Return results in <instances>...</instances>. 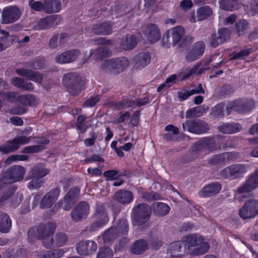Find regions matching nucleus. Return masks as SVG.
I'll list each match as a JSON object with an SVG mask.
<instances>
[{
	"instance_id": "a18cd8bd",
	"label": "nucleus",
	"mask_w": 258,
	"mask_h": 258,
	"mask_svg": "<svg viewBox=\"0 0 258 258\" xmlns=\"http://www.w3.org/2000/svg\"><path fill=\"white\" fill-rule=\"evenodd\" d=\"M64 251L62 249L48 250L42 253L41 258H59L63 256Z\"/></svg>"
},
{
	"instance_id": "e433bc0d",
	"label": "nucleus",
	"mask_w": 258,
	"mask_h": 258,
	"mask_svg": "<svg viewBox=\"0 0 258 258\" xmlns=\"http://www.w3.org/2000/svg\"><path fill=\"white\" fill-rule=\"evenodd\" d=\"M60 10V4L55 0L44 2V11L47 13H56Z\"/></svg>"
},
{
	"instance_id": "37998d69",
	"label": "nucleus",
	"mask_w": 258,
	"mask_h": 258,
	"mask_svg": "<svg viewBox=\"0 0 258 258\" xmlns=\"http://www.w3.org/2000/svg\"><path fill=\"white\" fill-rule=\"evenodd\" d=\"M1 33L5 35L0 37V51L6 49L10 46L13 40L12 36L9 35L8 32L3 30H0Z\"/></svg>"
},
{
	"instance_id": "6e6552de",
	"label": "nucleus",
	"mask_w": 258,
	"mask_h": 258,
	"mask_svg": "<svg viewBox=\"0 0 258 258\" xmlns=\"http://www.w3.org/2000/svg\"><path fill=\"white\" fill-rule=\"evenodd\" d=\"M127 227L126 220L121 219L119 221L117 228H111L104 232L102 236L104 243L107 244L116 239L118 236V232L126 233Z\"/></svg>"
},
{
	"instance_id": "3c124183",
	"label": "nucleus",
	"mask_w": 258,
	"mask_h": 258,
	"mask_svg": "<svg viewBox=\"0 0 258 258\" xmlns=\"http://www.w3.org/2000/svg\"><path fill=\"white\" fill-rule=\"evenodd\" d=\"M29 179H32V180L28 183L27 187L30 189H35L40 188L44 183V181L40 178H31V176H29Z\"/></svg>"
},
{
	"instance_id": "6ab92c4d",
	"label": "nucleus",
	"mask_w": 258,
	"mask_h": 258,
	"mask_svg": "<svg viewBox=\"0 0 258 258\" xmlns=\"http://www.w3.org/2000/svg\"><path fill=\"white\" fill-rule=\"evenodd\" d=\"M16 73L36 83L41 84L42 82L43 76L37 72L28 69H18L16 70Z\"/></svg>"
},
{
	"instance_id": "680f3d73",
	"label": "nucleus",
	"mask_w": 258,
	"mask_h": 258,
	"mask_svg": "<svg viewBox=\"0 0 258 258\" xmlns=\"http://www.w3.org/2000/svg\"><path fill=\"white\" fill-rule=\"evenodd\" d=\"M80 192V189L77 187L72 188L66 195V199L69 198L71 201L74 202L75 199L78 197Z\"/></svg>"
},
{
	"instance_id": "423d86ee",
	"label": "nucleus",
	"mask_w": 258,
	"mask_h": 258,
	"mask_svg": "<svg viewBox=\"0 0 258 258\" xmlns=\"http://www.w3.org/2000/svg\"><path fill=\"white\" fill-rule=\"evenodd\" d=\"M133 214L134 222L138 225H141L149 220L151 209L147 204L142 203L134 207Z\"/></svg>"
},
{
	"instance_id": "5701e85b",
	"label": "nucleus",
	"mask_w": 258,
	"mask_h": 258,
	"mask_svg": "<svg viewBox=\"0 0 258 258\" xmlns=\"http://www.w3.org/2000/svg\"><path fill=\"white\" fill-rule=\"evenodd\" d=\"M144 33L147 40L151 43L158 41L160 37L158 27L154 24H149L145 28Z\"/></svg>"
},
{
	"instance_id": "aec40b11",
	"label": "nucleus",
	"mask_w": 258,
	"mask_h": 258,
	"mask_svg": "<svg viewBox=\"0 0 258 258\" xmlns=\"http://www.w3.org/2000/svg\"><path fill=\"white\" fill-rule=\"evenodd\" d=\"M194 149L199 151H202L209 153L216 149L215 148V142L212 139L204 138L197 142L194 146Z\"/></svg>"
},
{
	"instance_id": "c756f323",
	"label": "nucleus",
	"mask_w": 258,
	"mask_h": 258,
	"mask_svg": "<svg viewBox=\"0 0 258 258\" xmlns=\"http://www.w3.org/2000/svg\"><path fill=\"white\" fill-rule=\"evenodd\" d=\"M114 198L120 203L128 204L133 201V195L128 190H119L115 193Z\"/></svg>"
},
{
	"instance_id": "473e14b6",
	"label": "nucleus",
	"mask_w": 258,
	"mask_h": 258,
	"mask_svg": "<svg viewBox=\"0 0 258 258\" xmlns=\"http://www.w3.org/2000/svg\"><path fill=\"white\" fill-rule=\"evenodd\" d=\"M219 4L221 9L230 11L238 9L240 5L239 0H219Z\"/></svg>"
},
{
	"instance_id": "13d9d810",
	"label": "nucleus",
	"mask_w": 258,
	"mask_h": 258,
	"mask_svg": "<svg viewBox=\"0 0 258 258\" xmlns=\"http://www.w3.org/2000/svg\"><path fill=\"white\" fill-rule=\"evenodd\" d=\"M251 52V48L241 50L239 52H234L231 54V59H242Z\"/></svg>"
},
{
	"instance_id": "052dcab7",
	"label": "nucleus",
	"mask_w": 258,
	"mask_h": 258,
	"mask_svg": "<svg viewBox=\"0 0 258 258\" xmlns=\"http://www.w3.org/2000/svg\"><path fill=\"white\" fill-rule=\"evenodd\" d=\"M14 142L18 145V149L19 148L21 145L27 144L29 143L31 140L30 137H27L26 136H18L13 139Z\"/></svg>"
},
{
	"instance_id": "4468645a",
	"label": "nucleus",
	"mask_w": 258,
	"mask_h": 258,
	"mask_svg": "<svg viewBox=\"0 0 258 258\" xmlns=\"http://www.w3.org/2000/svg\"><path fill=\"white\" fill-rule=\"evenodd\" d=\"M61 20L60 15L49 16L40 20L36 25V28L39 30L49 29L60 24Z\"/></svg>"
},
{
	"instance_id": "7ed1b4c3",
	"label": "nucleus",
	"mask_w": 258,
	"mask_h": 258,
	"mask_svg": "<svg viewBox=\"0 0 258 258\" xmlns=\"http://www.w3.org/2000/svg\"><path fill=\"white\" fill-rule=\"evenodd\" d=\"M256 102L252 99L236 100L228 102L226 104V114L229 115L232 111L240 113L250 111L255 106Z\"/></svg>"
},
{
	"instance_id": "f3484780",
	"label": "nucleus",
	"mask_w": 258,
	"mask_h": 258,
	"mask_svg": "<svg viewBox=\"0 0 258 258\" xmlns=\"http://www.w3.org/2000/svg\"><path fill=\"white\" fill-rule=\"evenodd\" d=\"M258 187V179L252 174H250L245 181L239 186L236 192L238 194L249 193Z\"/></svg>"
},
{
	"instance_id": "79ce46f5",
	"label": "nucleus",
	"mask_w": 258,
	"mask_h": 258,
	"mask_svg": "<svg viewBox=\"0 0 258 258\" xmlns=\"http://www.w3.org/2000/svg\"><path fill=\"white\" fill-rule=\"evenodd\" d=\"M151 56L149 53H141L136 57V66L138 68H143L150 61Z\"/></svg>"
},
{
	"instance_id": "393cba45",
	"label": "nucleus",
	"mask_w": 258,
	"mask_h": 258,
	"mask_svg": "<svg viewBox=\"0 0 258 258\" xmlns=\"http://www.w3.org/2000/svg\"><path fill=\"white\" fill-rule=\"evenodd\" d=\"M221 189L220 183L214 182L204 186L200 192V196L202 197H211L218 193Z\"/></svg>"
},
{
	"instance_id": "9b49d317",
	"label": "nucleus",
	"mask_w": 258,
	"mask_h": 258,
	"mask_svg": "<svg viewBox=\"0 0 258 258\" xmlns=\"http://www.w3.org/2000/svg\"><path fill=\"white\" fill-rule=\"evenodd\" d=\"M26 172L24 167L21 166H14L10 167L4 173L3 179L5 182L10 180V182H15L23 179Z\"/></svg>"
},
{
	"instance_id": "f257e3e1",
	"label": "nucleus",
	"mask_w": 258,
	"mask_h": 258,
	"mask_svg": "<svg viewBox=\"0 0 258 258\" xmlns=\"http://www.w3.org/2000/svg\"><path fill=\"white\" fill-rule=\"evenodd\" d=\"M55 228V224L53 223L41 224L30 229L28 232V235L29 238L36 237L43 240V245L49 248L53 244L54 241L50 236L53 234Z\"/></svg>"
},
{
	"instance_id": "a878e982",
	"label": "nucleus",
	"mask_w": 258,
	"mask_h": 258,
	"mask_svg": "<svg viewBox=\"0 0 258 258\" xmlns=\"http://www.w3.org/2000/svg\"><path fill=\"white\" fill-rule=\"evenodd\" d=\"M205 45L204 42L199 41L194 44L193 50L194 56L191 57V53H188L186 56V58L188 61H193L198 59L199 56L203 55L204 52Z\"/></svg>"
},
{
	"instance_id": "58836bf2",
	"label": "nucleus",
	"mask_w": 258,
	"mask_h": 258,
	"mask_svg": "<svg viewBox=\"0 0 258 258\" xmlns=\"http://www.w3.org/2000/svg\"><path fill=\"white\" fill-rule=\"evenodd\" d=\"M13 139L8 141L5 144L0 145V152L4 154H9L18 150V145Z\"/></svg>"
},
{
	"instance_id": "ea45409f",
	"label": "nucleus",
	"mask_w": 258,
	"mask_h": 258,
	"mask_svg": "<svg viewBox=\"0 0 258 258\" xmlns=\"http://www.w3.org/2000/svg\"><path fill=\"white\" fill-rule=\"evenodd\" d=\"M18 102L26 105H36L38 101L33 94L19 95Z\"/></svg>"
},
{
	"instance_id": "0e129e2a",
	"label": "nucleus",
	"mask_w": 258,
	"mask_h": 258,
	"mask_svg": "<svg viewBox=\"0 0 258 258\" xmlns=\"http://www.w3.org/2000/svg\"><path fill=\"white\" fill-rule=\"evenodd\" d=\"M223 155L225 163L234 161L239 157V154L234 152L224 153Z\"/></svg>"
},
{
	"instance_id": "dca6fc26",
	"label": "nucleus",
	"mask_w": 258,
	"mask_h": 258,
	"mask_svg": "<svg viewBox=\"0 0 258 258\" xmlns=\"http://www.w3.org/2000/svg\"><path fill=\"white\" fill-rule=\"evenodd\" d=\"M60 194V189L58 187L52 189L46 193L42 198L40 207L42 209L50 208L57 200Z\"/></svg>"
},
{
	"instance_id": "2eb2a0df",
	"label": "nucleus",
	"mask_w": 258,
	"mask_h": 258,
	"mask_svg": "<svg viewBox=\"0 0 258 258\" xmlns=\"http://www.w3.org/2000/svg\"><path fill=\"white\" fill-rule=\"evenodd\" d=\"M89 212V206L86 202H80L71 212L73 221L79 222L86 218Z\"/></svg>"
},
{
	"instance_id": "f03ea898",
	"label": "nucleus",
	"mask_w": 258,
	"mask_h": 258,
	"mask_svg": "<svg viewBox=\"0 0 258 258\" xmlns=\"http://www.w3.org/2000/svg\"><path fill=\"white\" fill-rule=\"evenodd\" d=\"M184 248H187L188 252L192 255H198L207 252L210 245L204 242L203 236L198 234H191L186 236L182 240Z\"/></svg>"
},
{
	"instance_id": "8fccbe9b",
	"label": "nucleus",
	"mask_w": 258,
	"mask_h": 258,
	"mask_svg": "<svg viewBox=\"0 0 258 258\" xmlns=\"http://www.w3.org/2000/svg\"><path fill=\"white\" fill-rule=\"evenodd\" d=\"M248 28V23L245 20H242L235 24V28L239 36L244 34Z\"/></svg>"
},
{
	"instance_id": "de8ad7c7",
	"label": "nucleus",
	"mask_w": 258,
	"mask_h": 258,
	"mask_svg": "<svg viewBox=\"0 0 258 258\" xmlns=\"http://www.w3.org/2000/svg\"><path fill=\"white\" fill-rule=\"evenodd\" d=\"M17 93L15 92H10L7 93H2L0 92V97L4 100L9 101L11 102H13L15 101H18ZM2 102L0 100V109L2 107Z\"/></svg>"
},
{
	"instance_id": "cd10ccee",
	"label": "nucleus",
	"mask_w": 258,
	"mask_h": 258,
	"mask_svg": "<svg viewBox=\"0 0 258 258\" xmlns=\"http://www.w3.org/2000/svg\"><path fill=\"white\" fill-rule=\"evenodd\" d=\"M80 79L78 75L74 73L66 74L62 79V83L68 88L72 87H77Z\"/></svg>"
},
{
	"instance_id": "c03bdc74",
	"label": "nucleus",
	"mask_w": 258,
	"mask_h": 258,
	"mask_svg": "<svg viewBox=\"0 0 258 258\" xmlns=\"http://www.w3.org/2000/svg\"><path fill=\"white\" fill-rule=\"evenodd\" d=\"M197 17L198 21H202L210 17L212 14V10L208 6H204L197 10Z\"/></svg>"
},
{
	"instance_id": "09e8293b",
	"label": "nucleus",
	"mask_w": 258,
	"mask_h": 258,
	"mask_svg": "<svg viewBox=\"0 0 258 258\" xmlns=\"http://www.w3.org/2000/svg\"><path fill=\"white\" fill-rule=\"evenodd\" d=\"M68 38V35L66 33H62L59 36H54L50 39L49 45L52 48H55L58 45L57 41L58 39L60 44L63 43Z\"/></svg>"
},
{
	"instance_id": "39448f33",
	"label": "nucleus",
	"mask_w": 258,
	"mask_h": 258,
	"mask_svg": "<svg viewBox=\"0 0 258 258\" xmlns=\"http://www.w3.org/2000/svg\"><path fill=\"white\" fill-rule=\"evenodd\" d=\"M248 167L246 165L236 164L229 166L221 171L222 177L232 180L243 177L247 172Z\"/></svg>"
},
{
	"instance_id": "338daca9",
	"label": "nucleus",
	"mask_w": 258,
	"mask_h": 258,
	"mask_svg": "<svg viewBox=\"0 0 258 258\" xmlns=\"http://www.w3.org/2000/svg\"><path fill=\"white\" fill-rule=\"evenodd\" d=\"M44 64V60L43 58L37 59L31 63L29 67L35 70H40L43 68Z\"/></svg>"
},
{
	"instance_id": "49530a36",
	"label": "nucleus",
	"mask_w": 258,
	"mask_h": 258,
	"mask_svg": "<svg viewBox=\"0 0 258 258\" xmlns=\"http://www.w3.org/2000/svg\"><path fill=\"white\" fill-rule=\"evenodd\" d=\"M226 104L224 103H219L212 109L211 113V115L213 117L218 118L223 117L224 115V109L225 108L226 110Z\"/></svg>"
},
{
	"instance_id": "72a5a7b5",
	"label": "nucleus",
	"mask_w": 258,
	"mask_h": 258,
	"mask_svg": "<svg viewBox=\"0 0 258 258\" xmlns=\"http://www.w3.org/2000/svg\"><path fill=\"white\" fill-rule=\"evenodd\" d=\"M38 142L41 144L38 145L26 147L24 149V152L25 153H33L39 152L40 151L44 149L45 147L44 145L47 144L49 143V141L45 138H41L38 141Z\"/></svg>"
},
{
	"instance_id": "a211bd4d",
	"label": "nucleus",
	"mask_w": 258,
	"mask_h": 258,
	"mask_svg": "<svg viewBox=\"0 0 258 258\" xmlns=\"http://www.w3.org/2000/svg\"><path fill=\"white\" fill-rule=\"evenodd\" d=\"M80 53L77 49L67 50L58 55L55 58V61L59 64L70 63L75 61Z\"/></svg>"
},
{
	"instance_id": "f704fd0d",
	"label": "nucleus",
	"mask_w": 258,
	"mask_h": 258,
	"mask_svg": "<svg viewBox=\"0 0 258 258\" xmlns=\"http://www.w3.org/2000/svg\"><path fill=\"white\" fill-rule=\"evenodd\" d=\"M12 226V221L9 215L5 213L0 214V231L7 233Z\"/></svg>"
},
{
	"instance_id": "f8f14e48",
	"label": "nucleus",
	"mask_w": 258,
	"mask_h": 258,
	"mask_svg": "<svg viewBox=\"0 0 258 258\" xmlns=\"http://www.w3.org/2000/svg\"><path fill=\"white\" fill-rule=\"evenodd\" d=\"M184 34V29L181 26H176L166 31V38H164L163 41L167 43V46L170 44L175 45L181 39Z\"/></svg>"
},
{
	"instance_id": "4c0bfd02",
	"label": "nucleus",
	"mask_w": 258,
	"mask_h": 258,
	"mask_svg": "<svg viewBox=\"0 0 258 258\" xmlns=\"http://www.w3.org/2000/svg\"><path fill=\"white\" fill-rule=\"evenodd\" d=\"M153 209L154 212L158 216L165 215L170 211V207L167 204L160 202L154 203Z\"/></svg>"
},
{
	"instance_id": "864d4df0",
	"label": "nucleus",
	"mask_w": 258,
	"mask_h": 258,
	"mask_svg": "<svg viewBox=\"0 0 258 258\" xmlns=\"http://www.w3.org/2000/svg\"><path fill=\"white\" fill-rule=\"evenodd\" d=\"M87 119L85 115H80L78 116L77 119L76 127L78 130L80 131L81 133H84L86 132L88 128V126L84 121Z\"/></svg>"
},
{
	"instance_id": "c85d7f7f",
	"label": "nucleus",
	"mask_w": 258,
	"mask_h": 258,
	"mask_svg": "<svg viewBox=\"0 0 258 258\" xmlns=\"http://www.w3.org/2000/svg\"><path fill=\"white\" fill-rule=\"evenodd\" d=\"M111 27L108 23H98L94 26L92 32L98 35H109L111 33Z\"/></svg>"
},
{
	"instance_id": "a19ab883",
	"label": "nucleus",
	"mask_w": 258,
	"mask_h": 258,
	"mask_svg": "<svg viewBox=\"0 0 258 258\" xmlns=\"http://www.w3.org/2000/svg\"><path fill=\"white\" fill-rule=\"evenodd\" d=\"M148 248L146 241L143 239L136 241L133 245L131 251L135 254H141L144 252Z\"/></svg>"
},
{
	"instance_id": "6e6d98bb",
	"label": "nucleus",
	"mask_w": 258,
	"mask_h": 258,
	"mask_svg": "<svg viewBox=\"0 0 258 258\" xmlns=\"http://www.w3.org/2000/svg\"><path fill=\"white\" fill-rule=\"evenodd\" d=\"M68 240V236L63 233H58L55 236V245L57 247L63 246Z\"/></svg>"
},
{
	"instance_id": "9d476101",
	"label": "nucleus",
	"mask_w": 258,
	"mask_h": 258,
	"mask_svg": "<svg viewBox=\"0 0 258 258\" xmlns=\"http://www.w3.org/2000/svg\"><path fill=\"white\" fill-rule=\"evenodd\" d=\"M184 131L195 134H202L206 133L210 128L208 124L200 119L188 120L182 123Z\"/></svg>"
},
{
	"instance_id": "1a4fd4ad",
	"label": "nucleus",
	"mask_w": 258,
	"mask_h": 258,
	"mask_svg": "<svg viewBox=\"0 0 258 258\" xmlns=\"http://www.w3.org/2000/svg\"><path fill=\"white\" fill-rule=\"evenodd\" d=\"M258 215V200L247 201L239 210V216L244 220L252 219Z\"/></svg>"
},
{
	"instance_id": "ddd939ff",
	"label": "nucleus",
	"mask_w": 258,
	"mask_h": 258,
	"mask_svg": "<svg viewBox=\"0 0 258 258\" xmlns=\"http://www.w3.org/2000/svg\"><path fill=\"white\" fill-rule=\"evenodd\" d=\"M21 16L20 9L16 6L5 8L2 12V23L10 24L17 21Z\"/></svg>"
},
{
	"instance_id": "b1692460",
	"label": "nucleus",
	"mask_w": 258,
	"mask_h": 258,
	"mask_svg": "<svg viewBox=\"0 0 258 258\" xmlns=\"http://www.w3.org/2000/svg\"><path fill=\"white\" fill-rule=\"evenodd\" d=\"M110 54V51L107 47L101 46L94 51H90L89 54L87 55L85 60L83 62L85 63L90 57L95 61L101 60L104 58L108 57Z\"/></svg>"
},
{
	"instance_id": "bf43d9fd",
	"label": "nucleus",
	"mask_w": 258,
	"mask_h": 258,
	"mask_svg": "<svg viewBox=\"0 0 258 258\" xmlns=\"http://www.w3.org/2000/svg\"><path fill=\"white\" fill-rule=\"evenodd\" d=\"M113 256L112 250L107 247L100 249L97 258H110Z\"/></svg>"
},
{
	"instance_id": "774afa93",
	"label": "nucleus",
	"mask_w": 258,
	"mask_h": 258,
	"mask_svg": "<svg viewBox=\"0 0 258 258\" xmlns=\"http://www.w3.org/2000/svg\"><path fill=\"white\" fill-rule=\"evenodd\" d=\"M178 97L180 100H185L188 97L194 95L192 90H182L177 92Z\"/></svg>"
},
{
	"instance_id": "4be33fe9",
	"label": "nucleus",
	"mask_w": 258,
	"mask_h": 258,
	"mask_svg": "<svg viewBox=\"0 0 258 258\" xmlns=\"http://www.w3.org/2000/svg\"><path fill=\"white\" fill-rule=\"evenodd\" d=\"M97 245L93 241H86L80 242L77 246L78 253L81 255H87L96 250Z\"/></svg>"
},
{
	"instance_id": "20e7f679",
	"label": "nucleus",
	"mask_w": 258,
	"mask_h": 258,
	"mask_svg": "<svg viewBox=\"0 0 258 258\" xmlns=\"http://www.w3.org/2000/svg\"><path fill=\"white\" fill-rule=\"evenodd\" d=\"M127 59L122 57L104 61L101 66L102 69L110 71L114 74H118L123 71L128 66Z\"/></svg>"
},
{
	"instance_id": "69168bd1",
	"label": "nucleus",
	"mask_w": 258,
	"mask_h": 258,
	"mask_svg": "<svg viewBox=\"0 0 258 258\" xmlns=\"http://www.w3.org/2000/svg\"><path fill=\"white\" fill-rule=\"evenodd\" d=\"M30 7L36 11H40L44 10V3L43 4L40 2H34L32 0L30 1L29 3Z\"/></svg>"
},
{
	"instance_id": "2f4dec72",
	"label": "nucleus",
	"mask_w": 258,
	"mask_h": 258,
	"mask_svg": "<svg viewBox=\"0 0 258 258\" xmlns=\"http://www.w3.org/2000/svg\"><path fill=\"white\" fill-rule=\"evenodd\" d=\"M182 246H184L182 240L171 243L168 247V251L170 254V258H182L181 255L178 254Z\"/></svg>"
},
{
	"instance_id": "5fc2aeb1",
	"label": "nucleus",
	"mask_w": 258,
	"mask_h": 258,
	"mask_svg": "<svg viewBox=\"0 0 258 258\" xmlns=\"http://www.w3.org/2000/svg\"><path fill=\"white\" fill-rule=\"evenodd\" d=\"M223 163H225L223 153L215 155L208 160V164L210 165Z\"/></svg>"
},
{
	"instance_id": "412c9836",
	"label": "nucleus",
	"mask_w": 258,
	"mask_h": 258,
	"mask_svg": "<svg viewBox=\"0 0 258 258\" xmlns=\"http://www.w3.org/2000/svg\"><path fill=\"white\" fill-rule=\"evenodd\" d=\"M149 99L147 97L136 99L135 100H130L128 99L123 100L118 102L116 106L119 109L127 108L128 107H140L149 103Z\"/></svg>"
},
{
	"instance_id": "c9c22d12",
	"label": "nucleus",
	"mask_w": 258,
	"mask_h": 258,
	"mask_svg": "<svg viewBox=\"0 0 258 258\" xmlns=\"http://www.w3.org/2000/svg\"><path fill=\"white\" fill-rule=\"evenodd\" d=\"M137 38L134 35L126 36L122 37L121 41V46L124 50L133 48L137 44Z\"/></svg>"
},
{
	"instance_id": "bb28decb",
	"label": "nucleus",
	"mask_w": 258,
	"mask_h": 258,
	"mask_svg": "<svg viewBox=\"0 0 258 258\" xmlns=\"http://www.w3.org/2000/svg\"><path fill=\"white\" fill-rule=\"evenodd\" d=\"M49 173V169L45 168V166L42 164H38L34 166L29 172V176L31 178H41Z\"/></svg>"
},
{
	"instance_id": "4d7b16f0",
	"label": "nucleus",
	"mask_w": 258,
	"mask_h": 258,
	"mask_svg": "<svg viewBox=\"0 0 258 258\" xmlns=\"http://www.w3.org/2000/svg\"><path fill=\"white\" fill-rule=\"evenodd\" d=\"M217 37L218 41L221 43H224L229 38L230 31L227 28H223L219 30L218 32Z\"/></svg>"
},
{
	"instance_id": "e2e57ef3",
	"label": "nucleus",
	"mask_w": 258,
	"mask_h": 258,
	"mask_svg": "<svg viewBox=\"0 0 258 258\" xmlns=\"http://www.w3.org/2000/svg\"><path fill=\"white\" fill-rule=\"evenodd\" d=\"M74 202L69 199V198L66 199V196L63 200L60 201V206L65 211H68L71 209L72 207Z\"/></svg>"
},
{
	"instance_id": "603ef678",
	"label": "nucleus",
	"mask_w": 258,
	"mask_h": 258,
	"mask_svg": "<svg viewBox=\"0 0 258 258\" xmlns=\"http://www.w3.org/2000/svg\"><path fill=\"white\" fill-rule=\"evenodd\" d=\"M204 109L201 106H198L188 109L186 112V118H190L194 116H200L203 114Z\"/></svg>"
},
{
	"instance_id": "0eeeda50",
	"label": "nucleus",
	"mask_w": 258,
	"mask_h": 258,
	"mask_svg": "<svg viewBox=\"0 0 258 258\" xmlns=\"http://www.w3.org/2000/svg\"><path fill=\"white\" fill-rule=\"evenodd\" d=\"M95 221L90 226V230L95 231L103 227L109 221L104 206L102 203L97 204L94 214Z\"/></svg>"
},
{
	"instance_id": "7c9ffc66",
	"label": "nucleus",
	"mask_w": 258,
	"mask_h": 258,
	"mask_svg": "<svg viewBox=\"0 0 258 258\" xmlns=\"http://www.w3.org/2000/svg\"><path fill=\"white\" fill-rule=\"evenodd\" d=\"M219 130L224 134H234L239 132L241 130V126L240 124L235 123H224L218 126Z\"/></svg>"
}]
</instances>
